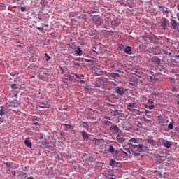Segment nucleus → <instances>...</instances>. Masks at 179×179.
<instances>
[{
  "label": "nucleus",
  "instance_id": "obj_19",
  "mask_svg": "<svg viewBox=\"0 0 179 179\" xmlns=\"http://www.w3.org/2000/svg\"><path fill=\"white\" fill-rule=\"evenodd\" d=\"M129 142H131L132 143H139V140H138V138H130L129 140Z\"/></svg>",
  "mask_w": 179,
  "mask_h": 179
},
{
  "label": "nucleus",
  "instance_id": "obj_30",
  "mask_svg": "<svg viewBox=\"0 0 179 179\" xmlns=\"http://www.w3.org/2000/svg\"><path fill=\"white\" fill-rule=\"evenodd\" d=\"M132 155H134V156H136V157L141 156V153L137 152L135 150L133 151Z\"/></svg>",
  "mask_w": 179,
  "mask_h": 179
},
{
  "label": "nucleus",
  "instance_id": "obj_53",
  "mask_svg": "<svg viewBox=\"0 0 179 179\" xmlns=\"http://www.w3.org/2000/svg\"><path fill=\"white\" fill-rule=\"evenodd\" d=\"M149 113H150L149 110H146L145 115H147L148 117H149V115H148V114H149Z\"/></svg>",
  "mask_w": 179,
  "mask_h": 179
},
{
  "label": "nucleus",
  "instance_id": "obj_2",
  "mask_svg": "<svg viewBox=\"0 0 179 179\" xmlns=\"http://www.w3.org/2000/svg\"><path fill=\"white\" fill-rule=\"evenodd\" d=\"M130 145H132L134 147V150L136 152H145V150H149V148L143 146L142 144L139 145H133L130 143Z\"/></svg>",
  "mask_w": 179,
  "mask_h": 179
},
{
  "label": "nucleus",
  "instance_id": "obj_35",
  "mask_svg": "<svg viewBox=\"0 0 179 179\" xmlns=\"http://www.w3.org/2000/svg\"><path fill=\"white\" fill-rule=\"evenodd\" d=\"M45 55L46 57V61H50V59H51V57H50L48 54L45 53Z\"/></svg>",
  "mask_w": 179,
  "mask_h": 179
},
{
  "label": "nucleus",
  "instance_id": "obj_48",
  "mask_svg": "<svg viewBox=\"0 0 179 179\" xmlns=\"http://www.w3.org/2000/svg\"><path fill=\"white\" fill-rule=\"evenodd\" d=\"M37 29H38V30H40L41 31H43V30H44L43 27H38Z\"/></svg>",
  "mask_w": 179,
  "mask_h": 179
},
{
  "label": "nucleus",
  "instance_id": "obj_15",
  "mask_svg": "<svg viewBox=\"0 0 179 179\" xmlns=\"http://www.w3.org/2000/svg\"><path fill=\"white\" fill-rule=\"evenodd\" d=\"M99 12V7H93L90 11H88L89 15H92V13H96Z\"/></svg>",
  "mask_w": 179,
  "mask_h": 179
},
{
  "label": "nucleus",
  "instance_id": "obj_14",
  "mask_svg": "<svg viewBox=\"0 0 179 179\" xmlns=\"http://www.w3.org/2000/svg\"><path fill=\"white\" fill-rule=\"evenodd\" d=\"M136 108V104L134 103H129L127 106V110H132Z\"/></svg>",
  "mask_w": 179,
  "mask_h": 179
},
{
  "label": "nucleus",
  "instance_id": "obj_7",
  "mask_svg": "<svg viewBox=\"0 0 179 179\" xmlns=\"http://www.w3.org/2000/svg\"><path fill=\"white\" fill-rule=\"evenodd\" d=\"M162 145L163 146H164V148H171V146H173V144L171 143V142L167 140H164L162 142Z\"/></svg>",
  "mask_w": 179,
  "mask_h": 179
},
{
  "label": "nucleus",
  "instance_id": "obj_41",
  "mask_svg": "<svg viewBox=\"0 0 179 179\" xmlns=\"http://www.w3.org/2000/svg\"><path fill=\"white\" fill-rule=\"evenodd\" d=\"M115 163V161H114L113 159H111L110 161V166H114V164Z\"/></svg>",
  "mask_w": 179,
  "mask_h": 179
},
{
  "label": "nucleus",
  "instance_id": "obj_52",
  "mask_svg": "<svg viewBox=\"0 0 179 179\" xmlns=\"http://www.w3.org/2000/svg\"><path fill=\"white\" fill-rule=\"evenodd\" d=\"M1 122H3V119H2V116H0V124Z\"/></svg>",
  "mask_w": 179,
  "mask_h": 179
},
{
  "label": "nucleus",
  "instance_id": "obj_22",
  "mask_svg": "<svg viewBox=\"0 0 179 179\" xmlns=\"http://www.w3.org/2000/svg\"><path fill=\"white\" fill-rule=\"evenodd\" d=\"M162 27L164 29V30H166V27H167V22H166V20H164L162 23Z\"/></svg>",
  "mask_w": 179,
  "mask_h": 179
},
{
  "label": "nucleus",
  "instance_id": "obj_33",
  "mask_svg": "<svg viewBox=\"0 0 179 179\" xmlns=\"http://www.w3.org/2000/svg\"><path fill=\"white\" fill-rule=\"evenodd\" d=\"M108 151L114 152V147H113V145H110L109 148H108Z\"/></svg>",
  "mask_w": 179,
  "mask_h": 179
},
{
  "label": "nucleus",
  "instance_id": "obj_58",
  "mask_svg": "<svg viewBox=\"0 0 179 179\" xmlns=\"http://www.w3.org/2000/svg\"><path fill=\"white\" fill-rule=\"evenodd\" d=\"M43 136H41L40 137H39V139H43Z\"/></svg>",
  "mask_w": 179,
  "mask_h": 179
},
{
  "label": "nucleus",
  "instance_id": "obj_9",
  "mask_svg": "<svg viewBox=\"0 0 179 179\" xmlns=\"http://www.w3.org/2000/svg\"><path fill=\"white\" fill-rule=\"evenodd\" d=\"M151 61L154 64H160V62H162V60L156 56H153L151 59Z\"/></svg>",
  "mask_w": 179,
  "mask_h": 179
},
{
  "label": "nucleus",
  "instance_id": "obj_49",
  "mask_svg": "<svg viewBox=\"0 0 179 179\" xmlns=\"http://www.w3.org/2000/svg\"><path fill=\"white\" fill-rule=\"evenodd\" d=\"M79 78H80L78 79H83V78H85V76L83 74H81L80 76H79Z\"/></svg>",
  "mask_w": 179,
  "mask_h": 179
},
{
  "label": "nucleus",
  "instance_id": "obj_27",
  "mask_svg": "<svg viewBox=\"0 0 179 179\" xmlns=\"http://www.w3.org/2000/svg\"><path fill=\"white\" fill-rule=\"evenodd\" d=\"M39 108H50V105H41Z\"/></svg>",
  "mask_w": 179,
  "mask_h": 179
},
{
  "label": "nucleus",
  "instance_id": "obj_44",
  "mask_svg": "<svg viewBox=\"0 0 179 179\" xmlns=\"http://www.w3.org/2000/svg\"><path fill=\"white\" fill-rule=\"evenodd\" d=\"M78 82L79 83H81V85H85V80H78Z\"/></svg>",
  "mask_w": 179,
  "mask_h": 179
},
{
  "label": "nucleus",
  "instance_id": "obj_17",
  "mask_svg": "<svg viewBox=\"0 0 179 179\" xmlns=\"http://www.w3.org/2000/svg\"><path fill=\"white\" fill-rule=\"evenodd\" d=\"M121 152H122L124 155H127L128 156V153L131 155V150L129 148H124V150L122 149H120Z\"/></svg>",
  "mask_w": 179,
  "mask_h": 179
},
{
  "label": "nucleus",
  "instance_id": "obj_4",
  "mask_svg": "<svg viewBox=\"0 0 179 179\" xmlns=\"http://www.w3.org/2000/svg\"><path fill=\"white\" fill-rule=\"evenodd\" d=\"M115 93L120 96H122L125 93V90L122 87H117L115 88Z\"/></svg>",
  "mask_w": 179,
  "mask_h": 179
},
{
  "label": "nucleus",
  "instance_id": "obj_31",
  "mask_svg": "<svg viewBox=\"0 0 179 179\" xmlns=\"http://www.w3.org/2000/svg\"><path fill=\"white\" fill-rule=\"evenodd\" d=\"M5 10V4L0 3V10Z\"/></svg>",
  "mask_w": 179,
  "mask_h": 179
},
{
  "label": "nucleus",
  "instance_id": "obj_56",
  "mask_svg": "<svg viewBox=\"0 0 179 179\" xmlns=\"http://www.w3.org/2000/svg\"><path fill=\"white\" fill-rule=\"evenodd\" d=\"M177 92V90H176V88H173V92Z\"/></svg>",
  "mask_w": 179,
  "mask_h": 179
},
{
  "label": "nucleus",
  "instance_id": "obj_1",
  "mask_svg": "<svg viewBox=\"0 0 179 179\" xmlns=\"http://www.w3.org/2000/svg\"><path fill=\"white\" fill-rule=\"evenodd\" d=\"M109 106L114 108L110 110L111 115H113V117H117V118L120 117H122V113H121V110H118L117 109H115L117 108L116 105L110 104Z\"/></svg>",
  "mask_w": 179,
  "mask_h": 179
},
{
  "label": "nucleus",
  "instance_id": "obj_13",
  "mask_svg": "<svg viewBox=\"0 0 179 179\" xmlns=\"http://www.w3.org/2000/svg\"><path fill=\"white\" fill-rule=\"evenodd\" d=\"M24 144L26 145V146H27V148H31V143L30 142V138H26L24 141Z\"/></svg>",
  "mask_w": 179,
  "mask_h": 179
},
{
  "label": "nucleus",
  "instance_id": "obj_18",
  "mask_svg": "<svg viewBox=\"0 0 179 179\" xmlns=\"http://www.w3.org/2000/svg\"><path fill=\"white\" fill-rule=\"evenodd\" d=\"M75 52L77 54V55H79L80 57L82 55V50L79 47H77L75 49Z\"/></svg>",
  "mask_w": 179,
  "mask_h": 179
},
{
  "label": "nucleus",
  "instance_id": "obj_5",
  "mask_svg": "<svg viewBox=\"0 0 179 179\" xmlns=\"http://www.w3.org/2000/svg\"><path fill=\"white\" fill-rule=\"evenodd\" d=\"M170 24H171L172 29H173L174 30H176V29H178V22H177V21L176 20L171 19Z\"/></svg>",
  "mask_w": 179,
  "mask_h": 179
},
{
  "label": "nucleus",
  "instance_id": "obj_8",
  "mask_svg": "<svg viewBox=\"0 0 179 179\" xmlns=\"http://www.w3.org/2000/svg\"><path fill=\"white\" fill-rule=\"evenodd\" d=\"M81 127L84 129H86L87 131L89 130V128L90 127V124L87 122H81Z\"/></svg>",
  "mask_w": 179,
  "mask_h": 179
},
{
  "label": "nucleus",
  "instance_id": "obj_40",
  "mask_svg": "<svg viewBox=\"0 0 179 179\" xmlns=\"http://www.w3.org/2000/svg\"><path fill=\"white\" fill-rule=\"evenodd\" d=\"M73 64L76 66H80V63L78 62H74Z\"/></svg>",
  "mask_w": 179,
  "mask_h": 179
},
{
  "label": "nucleus",
  "instance_id": "obj_10",
  "mask_svg": "<svg viewBox=\"0 0 179 179\" xmlns=\"http://www.w3.org/2000/svg\"><path fill=\"white\" fill-rule=\"evenodd\" d=\"M117 142H119V143H124V142H125V138H124V136L118 134L117 136Z\"/></svg>",
  "mask_w": 179,
  "mask_h": 179
},
{
  "label": "nucleus",
  "instance_id": "obj_6",
  "mask_svg": "<svg viewBox=\"0 0 179 179\" xmlns=\"http://www.w3.org/2000/svg\"><path fill=\"white\" fill-rule=\"evenodd\" d=\"M147 107H148V108L150 110H153L155 108V102H153V101H152L151 99L148 100V101L147 102Z\"/></svg>",
  "mask_w": 179,
  "mask_h": 179
},
{
  "label": "nucleus",
  "instance_id": "obj_45",
  "mask_svg": "<svg viewBox=\"0 0 179 179\" xmlns=\"http://www.w3.org/2000/svg\"><path fill=\"white\" fill-rule=\"evenodd\" d=\"M73 75H75L76 78H77V79H80V77H79V75H78L76 73H73Z\"/></svg>",
  "mask_w": 179,
  "mask_h": 179
},
{
  "label": "nucleus",
  "instance_id": "obj_42",
  "mask_svg": "<svg viewBox=\"0 0 179 179\" xmlns=\"http://www.w3.org/2000/svg\"><path fill=\"white\" fill-rule=\"evenodd\" d=\"M138 83H136V81H134V82H130L129 85H132L133 86H135L136 85H137Z\"/></svg>",
  "mask_w": 179,
  "mask_h": 179
},
{
  "label": "nucleus",
  "instance_id": "obj_57",
  "mask_svg": "<svg viewBox=\"0 0 179 179\" xmlns=\"http://www.w3.org/2000/svg\"><path fill=\"white\" fill-rule=\"evenodd\" d=\"M70 79H73V77L72 76H69Z\"/></svg>",
  "mask_w": 179,
  "mask_h": 179
},
{
  "label": "nucleus",
  "instance_id": "obj_43",
  "mask_svg": "<svg viewBox=\"0 0 179 179\" xmlns=\"http://www.w3.org/2000/svg\"><path fill=\"white\" fill-rule=\"evenodd\" d=\"M20 10L21 12H26V7H21Z\"/></svg>",
  "mask_w": 179,
  "mask_h": 179
},
{
  "label": "nucleus",
  "instance_id": "obj_25",
  "mask_svg": "<svg viewBox=\"0 0 179 179\" xmlns=\"http://www.w3.org/2000/svg\"><path fill=\"white\" fill-rule=\"evenodd\" d=\"M69 45L70 48H71L72 50H76V48H78V47H76V45H75V44H73V43H69Z\"/></svg>",
  "mask_w": 179,
  "mask_h": 179
},
{
  "label": "nucleus",
  "instance_id": "obj_16",
  "mask_svg": "<svg viewBox=\"0 0 179 179\" xmlns=\"http://www.w3.org/2000/svg\"><path fill=\"white\" fill-rule=\"evenodd\" d=\"M82 136L85 141H87L89 139V135L87 134V132L85 131H82Z\"/></svg>",
  "mask_w": 179,
  "mask_h": 179
},
{
  "label": "nucleus",
  "instance_id": "obj_46",
  "mask_svg": "<svg viewBox=\"0 0 179 179\" xmlns=\"http://www.w3.org/2000/svg\"><path fill=\"white\" fill-rule=\"evenodd\" d=\"M32 121H34V122L38 121V117H35L32 118Z\"/></svg>",
  "mask_w": 179,
  "mask_h": 179
},
{
  "label": "nucleus",
  "instance_id": "obj_23",
  "mask_svg": "<svg viewBox=\"0 0 179 179\" xmlns=\"http://www.w3.org/2000/svg\"><path fill=\"white\" fill-rule=\"evenodd\" d=\"M64 127L66 129V131H69V129H73V127L72 125L70 124H64Z\"/></svg>",
  "mask_w": 179,
  "mask_h": 179
},
{
  "label": "nucleus",
  "instance_id": "obj_26",
  "mask_svg": "<svg viewBox=\"0 0 179 179\" xmlns=\"http://www.w3.org/2000/svg\"><path fill=\"white\" fill-rule=\"evenodd\" d=\"M147 142L150 145H155V141L153 139H152V138L147 139Z\"/></svg>",
  "mask_w": 179,
  "mask_h": 179
},
{
  "label": "nucleus",
  "instance_id": "obj_47",
  "mask_svg": "<svg viewBox=\"0 0 179 179\" xmlns=\"http://www.w3.org/2000/svg\"><path fill=\"white\" fill-rule=\"evenodd\" d=\"M115 72H118L119 73H124V71H121L120 69L115 71Z\"/></svg>",
  "mask_w": 179,
  "mask_h": 179
},
{
  "label": "nucleus",
  "instance_id": "obj_37",
  "mask_svg": "<svg viewBox=\"0 0 179 179\" xmlns=\"http://www.w3.org/2000/svg\"><path fill=\"white\" fill-rule=\"evenodd\" d=\"M164 54H166V55H168L169 57H171V52H169V51L167 50L164 51Z\"/></svg>",
  "mask_w": 179,
  "mask_h": 179
},
{
  "label": "nucleus",
  "instance_id": "obj_21",
  "mask_svg": "<svg viewBox=\"0 0 179 179\" xmlns=\"http://www.w3.org/2000/svg\"><path fill=\"white\" fill-rule=\"evenodd\" d=\"M98 83H100V85L99 84H96V87H101V85H103V83H104V80L100 79V80H98Z\"/></svg>",
  "mask_w": 179,
  "mask_h": 179
},
{
  "label": "nucleus",
  "instance_id": "obj_59",
  "mask_svg": "<svg viewBox=\"0 0 179 179\" xmlns=\"http://www.w3.org/2000/svg\"><path fill=\"white\" fill-rule=\"evenodd\" d=\"M13 176H16V172H14Z\"/></svg>",
  "mask_w": 179,
  "mask_h": 179
},
{
  "label": "nucleus",
  "instance_id": "obj_36",
  "mask_svg": "<svg viewBox=\"0 0 179 179\" xmlns=\"http://www.w3.org/2000/svg\"><path fill=\"white\" fill-rule=\"evenodd\" d=\"M119 48L120 51H122V50H125V47L123 45H120Z\"/></svg>",
  "mask_w": 179,
  "mask_h": 179
},
{
  "label": "nucleus",
  "instance_id": "obj_50",
  "mask_svg": "<svg viewBox=\"0 0 179 179\" xmlns=\"http://www.w3.org/2000/svg\"><path fill=\"white\" fill-rule=\"evenodd\" d=\"M31 125H38V122H34Z\"/></svg>",
  "mask_w": 179,
  "mask_h": 179
},
{
  "label": "nucleus",
  "instance_id": "obj_24",
  "mask_svg": "<svg viewBox=\"0 0 179 179\" xmlns=\"http://www.w3.org/2000/svg\"><path fill=\"white\" fill-rule=\"evenodd\" d=\"M158 124L159 125H163V124H164V120H163L162 117H159V119H158Z\"/></svg>",
  "mask_w": 179,
  "mask_h": 179
},
{
  "label": "nucleus",
  "instance_id": "obj_61",
  "mask_svg": "<svg viewBox=\"0 0 179 179\" xmlns=\"http://www.w3.org/2000/svg\"><path fill=\"white\" fill-rule=\"evenodd\" d=\"M111 179H114L113 178H110Z\"/></svg>",
  "mask_w": 179,
  "mask_h": 179
},
{
  "label": "nucleus",
  "instance_id": "obj_34",
  "mask_svg": "<svg viewBox=\"0 0 179 179\" xmlns=\"http://www.w3.org/2000/svg\"><path fill=\"white\" fill-rule=\"evenodd\" d=\"M16 44H17V47H20V48H23V45H22V43H21L20 42L17 41Z\"/></svg>",
  "mask_w": 179,
  "mask_h": 179
},
{
  "label": "nucleus",
  "instance_id": "obj_39",
  "mask_svg": "<svg viewBox=\"0 0 179 179\" xmlns=\"http://www.w3.org/2000/svg\"><path fill=\"white\" fill-rule=\"evenodd\" d=\"M70 16H71V17H78V14L76 13H71L70 14Z\"/></svg>",
  "mask_w": 179,
  "mask_h": 179
},
{
  "label": "nucleus",
  "instance_id": "obj_38",
  "mask_svg": "<svg viewBox=\"0 0 179 179\" xmlns=\"http://www.w3.org/2000/svg\"><path fill=\"white\" fill-rule=\"evenodd\" d=\"M11 88H12V89H17V85H16V84H12V85H11Z\"/></svg>",
  "mask_w": 179,
  "mask_h": 179
},
{
  "label": "nucleus",
  "instance_id": "obj_60",
  "mask_svg": "<svg viewBox=\"0 0 179 179\" xmlns=\"http://www.w3.org/2000/svg\"><path fill=\"white\" fill-rule=\"evenodd\" d=\"M178 106H179V101L177 102Z\"/></svg>",
  "mask_w": 179,
  "mask_h": 179
},
{
  "label": "nucleus",
  "instance_id": "obj_29",
  "mask_svg": "<svg viewBox=\"0 0 179 179\" xmlns=\"http://www.w3.org/2000/svg\"><path fill=\"white\" fill-rule=\"evenodd\" d=\"M112 129H114V131H120V128H118V126L117 125L113 126Z\"/></svg>",
  "mask_w": 179,
  "mask_h": 179
},
{
  "label": "nucleus",
  "instance_id": "obj_54",
  "mask_svg": "<svg viewBox=\"0 0 179 179\" xmlns=\"http://www.w3.org/2000/svg\"><path fill=\"white\" fill-rule=\"evenodd\" d=\"M27 179H35L34 177H28Z\"/></svg>",
  "mask_w": 179,
  "mask_h": 179
},
{
  "label": "nucleus",
  "instance_id": "obj_28",
  "mask_svg": "<svg viewBox=\"0 0 179 179\" xmlns=\"http://www.w3.org/2000/svg\"><path fill=\"white\" fill-rule=\"evenodd\" d=\"M3 114H5V112H3V108L1 106L0 108V117H2V115H3Z\"/></svg>",
  "mask_w": 179,
  "mask_h": 179
},
{
  "label": "nucleus",
  "instance_id": "obj_55",
  "mask_svg": "<svg viewBox=\"0 0 179 179\" xmlns=\"http://www.w3.org/2000/svg\"><path fill=\"white\" fill-rule=\"evenodd\" d=\"M71 21L72 22H76V20H75V19H73V18L71 19Z\"/></svg>",
  "mask_w": 179,
  "mask_h": 179
},
{
  "label": "nucleus",
  "instance_id": "obj_32",
  "mask_svg": "<svg viewBox=\"0 0 179 179\" xmlns=\"http://www.w3.org/2000/svg\"><path fill=\"white\" fill-rule=\"evenodd\" d=\"M168 128H169V129H173L174 128V124L170 123V124L168 125Z\"/></svg>",
  "mask_w": 179,
  "mask_h": 179
},
{
  "label": "nucleus",
  "instance_id": "obj_51",
  "mask_svg": "<svg viewBox=\"0 0 179 179\" xmlns=\"http://www.w3.org/2000/svg\"><path fill=\"white\" fill-rule=\"evenodd\" d=\"M5 164L6 166V167H10V164H9V163L6 162Z\"/></svg>",
  "mask_w": 179,
  "mask_h": 179
},
{
  "label": "nucleus",
  "instance_id": "obj_20",
  "mask_svg": "<svg viewBox=\"0 0 179 179\" xmlns=\"http://www.w3.org/2000/svg\"><path fill=\"white\" fill-rule=\"evenodd\" d=\"M109 76H110V78H119L120 75L118 73H111L109 74Z\"/></svg>",
  "mask_w": 179,
  "mask_h": 179
},
{
  "label": "nucleus",
  "instance_id": "obj_12",
  "mask_svg": "<svg viewBox=\"0 0 179 179\" xmlns=\"http://www.w3.org/2000/svg\"><path fill=\"white\" fill-rule=\"evenodd\" d=\"M159 10L163 12V13H169V8L167 7L163 6H159Z\"/></svg>",
  "mask_w": 179,
  "mask_h": 179
},
{
  "label": "nucleus",
  "instance_id": "obj_3",
  "mask_svg": "<svg viewBox=\"0 0 179 179\" xmlns=\"http://www.w3.org/2000/svg\"><path fill=\"white\" fill-rule=\"evenodd\" d=\"M92 20L94 22L97 26H100V24L103 23V20L99 15H94Z\"/></svg>",
  "mask_w": 179,
  "mask_h": 179
},
{
  "label": "nucleus",
  "instance_id": "obj_11",
  "mask_svg": "<svg viewBox=\"0 0 179 179\" xmlns=\"http://www.w3.org/2000/svg\"><path fill=\"white\" fill-rule=\"evenodd\" d=\"M124 52L128 55H131L132 54V48L131 46H127L124 48Z\"/></svg>",
  "mask_w": 179,
  "mask_h": 179
}]
</instances>
